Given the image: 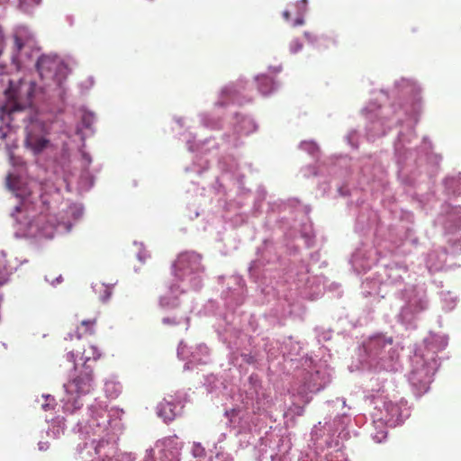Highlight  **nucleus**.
Returning <instances> with one entry per match:
<instances>
[{
	"mask_svg": "<svg viewBox=\"0 0 461 461\" xmlns=\"http://www.w3.org/2000/svg\"><path fill=\"white\" fill-rule=\"evenodd\" d=\"M5 69L4 66H0V80L3 85H7V87L4 90L5 102L1 110L3 113L11 115L31 105L35 84L22 80L19 77L11 78Z\"/></svg>",
	"mask_w": 461,
	"mask_h": 461,
	"instance_id": "nucleus-1",
	"label": "nucleus"
},
{
	"mask_svg": "<svg viewBox=\"0 0 461 461\" xmlns=\"http://www.w3.org/2000/svg\"><path fill=\"white\" fill-rule=\"evenodd\" d=\"M76 355L74 350L68 354V358L76 363ZM77 375L67 384H64L67 398L64 407L67 411L73 412L83 406L82 397L88 394L94 386L93 366L91 365H82L80 370L75 364Z\"/></svg>",
	"mask_w": 461,
	"mask_h": 461,
	"instance_id": "nucleus-2",
	"label": "nucleus"
},
{
	"mask_svg": "<svg viewBox=\"0 0 461 461\" xmlns=\"http://www.w3.org/2000/svg\"><path fill=\"white\" fill-rule=\"evenodd\" d=\"M12 63L18 71L23 64L39 52L34 34L25 26L14 29L12 34Z\"/></svg>",
	"mask_w": 461,
	"mask_h": 461,
	"instance_id": "nucleus-3",
	"label": "nucleus"
},
{
	"mask_svg": "<svg viewBox=\"0 0 461 461\" xmlns=\"http://www.w3.org/2000/svg\"><path fill=\"white\" fill-rule=\"evenodd\" d=\"M40 77L47 81H53L61 86L68 77V66L56 55H41L36 62Z\"/></svg>",
	"mask_w": 461,
	"mask_h": 461,
	"instance_id": "nucleus-4",
	"label": "nucleus"
},
{
	"mask_svg": "<svg viewBox=\"0 0 461 461\" xmlns=\"http://www.w3.org/2000/svg\"><path fill=\"white\" fill-rule=\"evenodd\" d=\"M182 448L183 442L176 435L159 439L155 445L159 461H179Z\"/></svg>",
	"mask_w": 461,
	"mask_h": 461,
	"instance_id": "nucleus-5",
	"label": "nucleus"
},
{
	"mask_svg": "<svg viewBox=\"0 0 461 461\" xmlns=\"http://www.w3.org/2000/svg\"><path fill=\"white\" fill-rule=\"evenodd\" d=\"M42 128L39 124H32L26 128L24 140L26 148L34 155H39L50 146V141L41 134Z\"/></svg>",
	"mask_w": 461,
	"mask_h": 461,
	"instance_id": "nucleus-6",
	"label": "nucleus"
},
{
	"mask_svg": "<svg viewBox=\"0 0 461 461\" xmlns=\"http://www.w3.org/2000/svg\"><path fill=\"white\" fill-rule=\"evenodd\" d=\"M174 267L176 272L181 273L180 276L197 272L201 268V258L194 253H182L178 256Z\"/></svg>",
	"mask_w": 461,
	"mask_h": 461,
	"instance_id": "nucleus-7",
	"label": "nucleus"
},
{
	"mask_svg": "<svg viewBox=\"0 0 461 461\" xmlns=\"http://www.w3.org/2000/svg\"><path fill=\"white\" fill-rule=\"evenodd\" d=\"M182 407L178 404L164 400L158 407V414L166 422L173 420L180 412Z\"/></svg>",
	"mask_w": 461,
	"mask_h": 461,
	"instance_id": "nucleus-8",
	"label": "nucleus"
},
{
	"mask_svg": "<svg viewBox=\"0 0 461 461\" xmlns=\"http://www.w3.org/2000/svg\"><path fill=\"white\" fill-rule=\"evenodd\" d=\"M95 320L82 321L80 325L77 327L75 333L69 334L70 340L74 338L80 339L84 336L95 333Z\"/></svg>",
	"mask_w": 461,
	"mask_h": 461,
	"instance_id": "nucleus-9",
	"label": "nucleus"
},
{
	"mask_svg": "<svg viewBox=\"0 0 461 461\" xmlns=\"http://www.w3.org/2000/svg\"><path fill=\"white\" fill-rule=\"evenodd\" d=\"M101 354L96 347L88 345L86 348L83 349L80 359L84 360L83 365H90L91 361H96Z\"/></svg>",
	"mask_w": 461,
	"mask_h": 461,
	"instance_id": "nucleus-10",
	"label": "nucleus"
},
{
	"mask_svg": "<svg viewBox=\"0 0 461 461\" xmlns=\"http://www.w3.org/2000/svg\"><path fill=\"white\" fill-rule=\"evenodd\" d=\"M258 82V89L263 95L269 94L274 87V82L272 78L267 76H260L257 77Z\"/></svg>",
	"mask_w": 461,
	"mask_h": 461,
	"instance_id": "nucleus-11",
	"label": "nucleus"
},
{
	"mask_svg": "<svg viewBox=\"0 0 461 461\" xmlns=\"http://www.w3.org/2000/svg\"><path fill=\"white\" fill-rule=\"evenodd\" d=\"M303 43L299 40H294L291 42L290 50L292 53H297L302 50Z\"/></svg>",
	"mask_w": 461,
	"mask_h": 461,
	"instance_id": "nucleus-12",
	"label": "nucleus"
},
{
	"mask_svg": "<svg viewBox=\"0 0 461 461\" xmlns=\"http://www.w3.org/2000/svg\"><path fill=\"white\" fill-rule=\"evenodd\" d=\"M5 45V35L3 26L0 24V56L2 55Z\"/></svg>",
	"mask_w": 461,
	"mask_h": 461,
	"instance_id": "nucleus-13",
	"label": "nucleus"
},
{
	"mask_svg": "<svg viewBox=\"0 0 461 461\" xmlns=\"http://www.w3.org/2000/svg\"><path fill=\"white\" fill-rule=\"evenodd\" d=\"M162 321L164 324H167V325H176L179 323V321L176 320V318H169V317L163 318Z\"/></svg>",
	"mask_w": 461,
	"mask_h": 461,
	"instance_id": "nucleus-14",
	"label": "nucleus"
},
{
	"mask_svg": "<svg viewBox=\"0 0 461 461\" xmlns=\"http://www.w3.org/2000/svg\"><path fill=\"white\" fill-rule=\"evenodd\" d=\"M160 304L163 306V307H168L170 304H169V302L167 298L165 297H162L160 299Z\"/></svg>",
	"mask_w": 461,
	"mask_h": 461,
	"instance_id": "nucleus-15",
	"label": "nucleus"
},
{
	"mask_svg": "<svg viewBox=\"0 0 461 461\" xmlns=\"http://www.w3.org/2000/svg\"><path fill=\"white\" fill-rule=\"evenodd\" d=\"M283 17L285 19V20H289L290 18V13L288 11H285L283 13Z\"/></svg>",
	"mask_w": 461,
	"mask_h": 461,
	"instance_id": "nucleus-16",
	"label": "nucleus"
},
{
	"mask_svg": "<svg viewBox=\"0 0 461 461\" xmlns=\"http://www.w3.org/2000/svg\"><path fill=\"white\" fill-rule=\"evenodd\" d=\"M303 20L301 18H298V19H296L294 25H301V24H303Z\"/></svg>",
	"mask_w": 461,
	"mask_h": 461,
	"instance_id": "nucleus-17",
	"label": "nucleus"
},
{
	"mask_svg": "<svg viewBox=\"0 0 461 461\" xmlns=\"http://www.w3.org/2000/svg\"><path fill=\"white\" fill-rule=\"evenodd\" d=\"M144 461H155L153 455L145 458Z\"/></svg>",
	"mask_w": 461,
	"mask_h": 461,
	"instance_id": "nucleus-18",
	"label": "nucleus"
},
{
	"mask_svg": "<svg viewBox=\"0 0 461 461\" xmlns=\"http://www.w3.org/2000/svg\"><path fill=\"white\" fill-rule=\"evenodd\" d=\"M34 4H39L41 0H32Z\"/></svg>",
	"mask_w": 461,
	"mask_h": 461,
	"instance_id": "nucleus-19",
	"label": "nucleus"
},
{
	"mask_svg": "<svg viewBox=\"0 0 461 461\" xmlns=\"http://www.w3.org/2000/svg\"><path fill=\"white\" fill-rule=\"evenodd\" d=\"M392 409H393L395 406L393 403H389Z\"/></svg>",
	"mask_w": 461,
	"mask_h": 461,
	"instance_id": "nucleus-20",
	"label": "nucleus"
},
{
	"mask_svg": "<svg viewBox=\"0 0 461 461\" xmlns=\"http://www.w3.org/2000/svg\"><path fill=\"white\" fill-rule=\"evenodd\" d=\"M177 305H178V304H177V303H174L172 304V306H177Z\"/></svg>",
	"mask_w": 461,
	"mask_h": 461,
	"instance_id": "nucleus-21",
	"label": "nucleus"
}]
</instances>
